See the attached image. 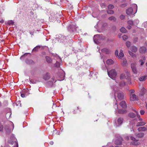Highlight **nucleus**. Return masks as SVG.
<instances>
[{
  "label": "nucleus",
  "instance_id": "nucleus-25",
  "mask_svg": "<svg viewBox=\"0 0 147 147\" xmlns=\"http://www.w3.org/2000/svg\"><path fill=\"white\" fill-rule=\"evenodd\" d=\"M119 57L118 58H122L123 57L124 54L123 53V51L122 50H120V52L119 53Z\"/></svg>",
  "mask_w": 147,
  "mask_h": 147
},
{
  "label": "nucleus",
  "instance_id": "nucleus-39",
  "mask_svg": "<svg viewBox=\"0 0 147 147\" xmlns=\"http://www.w3.org/2000/svg\"><path fill=\"white\" fill-rule=\"evenodd\" d=\"M122 38L124 40H125L128 38V37L127 36L124 35L122 36Z\"/></svg>",
  "mask_w": 147,
  "mask_h": 147
},
{
  "label": "nucleus",
  "instance_id": "nucleus-26",
  "mask_svg": "<svg viewBox=\"0 0 147 147\" xmlns=\"http://www.w3.org/2000/svg\"><path fill=\"white\" fill-rule=\"evenodd\" d=\"M108 19L110 20L113 21L114 22H115L116 21V19L113 16H112L109 17Z\"/></svg>",
  "mask_w": 147,
  "mask_h": 147
},
{
  "label": "nucleus",
  "instance_id": "nucleus-47",
  "mask_svg": "<svg viewBox=\"0 0 147 147\" xmlns=\"http://www.w3.org/2000/svg\"><path fill=\"white\" fill-rule=\"evenodd\" d=\"M135 111L136 113L137 116L138 118L139 119L140 118V115L138 114V113L136 111Z\"/></svg>",
  "mask_w": 147,
  "mask_h": 147
},
{
  "label": "nucleus",
  "instance_id": "nucleus-30",
  "mask_svg": "<svg viewBox=\"0 0 147 147\" xmlns=\"http://www.w3.org/2000/svg\"><path fill=\"white\" fill-rule=\"evenodd\" d=\"M129 54L130 55H131L132 57H136V55L135 54L129 51Z\"/></svg>",
  "mask_w": 147,
  "mask_h": 147
},
{
  "label": "nucleus",
  "instance_id": "nucleus-48",
  "mask_svg": "<svg viewBox=\"0 0 147 147\" xmlns=\"http://www.w3.org/2000/svg\"><path fill=\"white\" fill-rule=\"evenodd\" d=\"M131 28V27L130 25L128 26L127 27V28L129 30Z\"/></svg>",
  "mask_w": 147,
  "mask_h": 147
},
{
  "label": "nucleus",
  "instance_id": "nucleus-11",
  "mask_svg": "<svg viewBox=\"0 0 147 147\" xmlns=\"http://www.w3.org/2000/svg\"><path fill=\"white\" fill-rule=\"evenodd\" d=\"M43 78V79L45 80H47L49 79L50 78L49 74V73H47L44 74Z\"/></svg>",
  "mask_w": 147,
  "mask_h": 147
},
{
  "label": "nucleus",
  "instance_id": "nucleus-42",
  "mask_svg": "<svg viewBox=\"0 0 147 147\" xmlns=\"http://www.w3.org/2000/svg\"><path fill=\"white\" fill-rule=\"evenodd\" d=\"M106 5V4L105 3H102L100 4L102 8H104Z\"/></svg>",
  "mask_w": 147,
  "mask_h": 147
},
{
  "label": "nucleus",
  "instance_id": "nucleus-12",
  "mask_svg": "<svg viewBox=\"0 0 147 147\" xmlns=\"http://www.w3.org/2000/svg\"><path fill=\"white\" fill-rule=\"evenodd\" d=\"M145 61V57H142L139 60V62L141 65H142L144 64Z\"/></svg>",
  "mask_w": 147,
  "mask_h": 147
},
{
  "label": "nucleus",
  "instance_id": "nucleus-15",
  "mask_svg": "<svg viewBox=\"0 0 147 147\" xmlns=\"http://www.w3.org/2000/svg\"><path fill=\"white\" fill-rule=\"evenodd\" d=\"M123 118L119 117L117 120L118 124V125H121L123 122Z\"/></svg>",
  "mask_w": 147,
  "mask_h": 147
},
{
  "label": "nucleus",
  "instance_id": "nucleus-53",
  "mask_svg": "<svg viewBox=\"0 0 147 147\" xmlns=\"http://www.w3.org/2000/svg\"><path fill=\"white\" fill-rule=\"evenodd\" d=\"M21 96L22 98H24V97H25V94H21Z\"/></svg>",
  "mask_w": 147,
  "mask_h": 147
},
{
  "label": "nucleus",
  "instance_id": "nucleus-8",
  "mask_svg": "<svg viewBox=\"0 0 147 147\" xmlns=\"http://www.w3.org/2000/svg\"><path fill=\"white\" fill-rule=\"evenodd\" d=\"M122 140V138L121 137H119L118 139L116 140L115 143L116 144L119 145L121 144Z\"/></svg>",
  "mask_w": 147,
  "mask_h": 147
},
{
  "label": "nucleus",
  "instance_id": "nucleus-9",
  "mask_svg": "<svg viewBox=\"0 0 147 147\" xmlns=\"http://www.w3.org/2000/svg\"><path fill=\"white\" fill-rule=\"evenodd\" d=\"M13 140L14 141H12L10 143L12 145H13L12 147H18V144L16 141V139L14 138Z\"/></svg>",
  "mask_w": 147,
  "mask_h": 147
},
{
  "label": "nucleus",
  "instance_id": "nucleus-33",
  "mask_svg": "<svg viewBox=\"0 0 147 147\" xmlns=\"http://www.w3.org/2000/svg\"><path fill=\"white\" fill-rule=\"evenodd\" d=\"M14 22L12 20L9 21L7 22V24L9 25H13Z\"/></svg>",
  "mask_w": 147,
  "mask_h": 147
},
{
  "label": "nucleus",
  "instance_id": "nucleus-32",
  "mask_svg": "<svg viewBox=\"0 0 147 147\" xmlns=\"http://www.w3.org/2000/svg\"><path fill=\"white\" fill-rule=\"evenodd\" d=\"M127 47H129L130 46L131 42H130L127 41L125 43Z\"/></svg>",
  "mask_w": 147,
  "mask_h": 147
},
{
  "label": "nucleus",
  "instance_id": "nucleus-60",
  "mask_svg": "<svg viewBox=\"0 0 147 147\" xmlns=\"http://www.w3.org/2000/svg\"><path fill=\"white\" fill-rule=\"evenodd\" d=\"M146 109H147V104H146Z\"/></svg>",
  "mask_w": 147,
  "mask_h": 147
},
{
  "label": "nucleus",
  "instance_id": "nucleus-40",
  "mask_svg": "<svg viewBox=\"0 0 147 147\" xmlns=\"http://www.w3.org/2000/svg\"><path fill=\"white\" fill-rule=\"evenodd\" d=\"M3 125L0 124V132L3 131Z\"/></svg>",
  "mask_w": 147,
  "mask_h": 147
},
{
  "label": "nucleus",
  "instance_id": "nucleus-2",
  "mask_svg": "<svg viewBox=\"0 0 147 147\" xmlns=\"http://www.w3.org/2000/svg\"><path fill=\"white\" fill-rule=\"evenodd\" d=\"M107 73L109 76L113 79H114L117 76V73L114 69H112L109 71L108 70Z\"/></svg>",
  "mask_w": 147,
  "mask_h": 147
},
{
  "label": "nucleus",
  "instance_id": "nucleus-50",
  "mask_svg": "<svg viewBox=\"0 0 147 147\" xmlns=\"http://www.w3.org/2000/svg\"><path fill=\"white\" fill-rule=\"evenodd\" d=\"M28 54V53H25V54L24 55H22V56L20 57V59H22V58L23 57H24L25 55H27Z\"/></svg>",
  "mask_w": 147,
  "mask_h": 147
},
{
  "label": "nucleus",
  "instance_id": "nucleus-7",
  "mask_svg": "<svg viewBox=\"0 0 147 147\" xmlns=\"http://www.w3.org/2000/svg\"><path fill=\"white\" fill-rule=\"evenodd\" d=\"M130 138L131 140L133 141L131 142V143L132 145H137L138 144V140H136L134 138L131 136L130 137Z\"/></svg>",
  "mask_w": 147,
  "mask_h": 147
},
{
  "label": "nucleus",
  "instance_id": "nucleus-55",
  "mask_svg": "<svg viewBox=\"0 0 147 147\" xmlns=\"http://www.w3.org/2000/svg\"><path fill=\"white\" fill-rule=\"evenodd\" d=\"M135 21L137 24H138L139 23V20H136Z\"/></svg>",
  "mask_w": 147,
  "mask_h": 147
},
{
  "label": "nucleus",
  "instance_id": "nucleus-51",
  "mask_svg": "<svg viewBox=\"0 0 147 147\" xmlns=\"http://www.w3.org/2000/svg\"><path fill=\"white\" fill-rule=\"evenodd\" d=\"M125 139L127 140H128L129 139V137L128 136L125 137Z\"/></svg>",
  "mask_w": 147,
  "mask_h": 147
},
{
  "label": "nucleus",
  "instance_id": "nucleus-29",
  "mask_svg": "<svg viewBox=\"0 0 147 147\" xmlns=\"http://www.w3.org/2000/svg\"><path fill=\"white\" fill-rule=\"evenodd\" d=\"M129 117L132 118H134L136 116V115L133 113H130L129 114Z\"/></svg>",
  "mask_w": 147,
  "mask_h": 147
},
{
  "label": "nucleus",
  "instance_id": "nucleus-5",
  "mask_svg": "<svg viewBox=\"0 0 147 147\" xmlns=\"http://www.w3.org/2000/svg\"><path fill=\"white\" fill-rule=\"evenodd\" d=\"M59 40L62 42L64 43L66 42L67 37L63 35H60L59 36Z\"/></svg>",
  "mask_w": 147,
  "mask_h": 147
},
{
  "label": "nucleus",
  "instance_id": "nucleus-46",
  "mask_svg": "<svg viewBox=\"0 0 147 147\" xmlns=\"http://www.w3.org/2000/svg\"><path fill=\"white\" fill-rule=\"evenodd\" d=\"M77 28V27H76V26H74V28H72L71 29V30L73 31H74L76 30V29Z\"/></svg>",
  "mask_w": 147,
  "mask_h": 147
},
{
  "label": "nucleus",
  "instance_id": "nucleus-58",
  "mask_svg": "<svg viewBox=\"0 0 147 147\" xmlns=\"http://www.w3.org/2000/svg\"><path fill=\"white\" fill-rule=\"evenodd\" d=\"M139 119V120L140 121H142L143 120V119H142L141 118H140Z\"/></svg>",
  "mask_w": 147,
  "mask_h": 147
},
{
  "label": "nucleus",
  "instance_id": "nucleus-56",
  "mask_svg": "<svg viewBox=\"0 0 147 147\" xmlns=\"http://www.w3.org/2000/svg\"><path fill=\"white\" fill-rule=\"evenodd\" d=\"M48 83L51 84V85H52L53 82L49 81L48 82Z\"/></svg>",
  "mask_w": 147,
  "mask_h": 147
},
{
  "label": "nucleus",
  "instance_id": "nucleus-31",
  "mask_svg": "<svg viewBox=\"0 0 147 147\" xmlns=\"http://www.w3.org/2000/svg\"><path fill=\"white\" fill-rule=\"evenodd\" d=\"M40 48V47L39 46H37L34 48L32 50L33 51H37L38 49Z\"/></svg>",
  "mask_w": 147,
  "mask_h": 147
},
{
  "label": "nucleus",
  "instance_id": "nucleus-20",
  "mask_svg": "<svg viewBox=\"0 0 147 147\" xmlns=\"http://www.w3.org/2000/svg\"><path fill=\"white\" fill-rule=\"evenodd\" d=\"M101 51L102 52L107 54H109L110 52L109 51L108 49L106 48L102 49Z\"/></svg>",
  "mask_w": 147,
  "mask_h": 147
},
{
  "label": "nucleus",
  "instance_id": "nucleus-4",
  "mask_svg": "<svg viewBox=\"0 0 147 147\" xmlns=\"http://www.w3.org/2000/svg\"><path fill=\"white\" fill-rule=\"evenodd\" d=\"M130 100L132 101L138 100V97L135 94H130Z\"/></svg>",
  "mask_w": 147,
  "mask_h": 147
},
{
  "label": "nucleus",
  "instance_id": "nucleus-38",
  "mask_svg": "<svg viewBox=\"0 0 147 147\" xmlns=\"http://www.w3.org/2000/svg\"><path fill=\"white\" fill-rule=\"evenodd\" d=\"M115 56H116V57H117V58L119 57V56L118 55V51L117 50H116L115 51Z\"/></svg>",
  "mask_w": 147,
  "mask_h": 147
},
{
  "label": "nucleus",
  "instance_id": "nucleus-24",
  "mask_svg": "<svg viewBox=\"0 0 147 147\" xmlns=\"http://www.w3.org/2000/svg\"><path fill=\"white\" fill-rule=\"evenodd\" d=\"M131 50L133 52L135 53L137 51V49L135 46H132L131 48Z\"/></svg>",
  "mask_w": 147,
  "mask_h": 147
},
{
  "label": "nucleus",
  "instance_id": "nucleus-23",
  "mask_svg": "<svg viewBox=\"0 0 147 147\" xmlns=\"http://www.w3.org/2000/svg\"><path fill=\"white\" fill-rule=\"evenodd\" d=\"M118 113L120 114H124L126 113L127 112V111L125 110H120L118 111Z\"/></svg>",
  "mask_w": 147,
  "mask_h": 147
},
{
  "label": "nucleus",
  "instance_id": "nucleus-61",
  "mask_svg": "<svg viewBox=\"0 0 147 147\" xmlns=\"http://www.w3.org/2000/svg\"><path fill=\"white\" fill-rule=\"evenodd\" d=\"M135 41H137V38H136L135 39Z\"/></svg>",
  "mask_w": 147,
  "mask_h": 147
},
{
  "label": "nucleus",
  "instance_id": "nucleus-14",
  "mask_svg": "<svg viewBox=\"0 0 147 147\" xmlns=\"http://www.w3.org/2000/svg\"><path fill=\"white\" fill-rule=\"evenodd\" d=\"M120 105L123 108H125L127 107L126 104L124 101H123L121 102L120 104Z\"/></svg>",
  "mask_w": 147,
  "mask_h": 147
},
{
  "label": "nucleus",
  "instance_id": "nucleus-1",
  "mask_svg": "<svg viewBox=\"0 0 147 147\" xmlns=\"http://www.w3.org/2000/svg\"><path fill=\"white\" fill-rule=\"evenodd\" d=\"M133 6L134 7V9L135 10V11L134 12H133V9L131 7L129 8L126 11V13L127 15H130L133 13L134 14L136 13L137 9V5L136 4H134L133 5Z\"/></svg>",
  "mask_w": 147,
  "mask_h": 147
},
{
  "label": "nucleus",
  "instance_id": "nucleus-27",
  "mask_svg": "<svg viewBox=\"0 0 147 147\" xmlns=\"http://www.w3.org/2000/svg\"><path fill=\"white\" fill-rule=\"evenodd\" d=\"M121 80H124L125 78V76L124 74H121L120 77Z\"/></svg>",
  "mask_w": 147,
  "mask_h": 147
},
{
  "label": "nucleus",
  "instance_id": "nucleus-54",
  "mask_svg": "<svg viewBox=\"0 0 147 147\" xmlns=\"http://www.w3.org/2000/svg\"><path fill=\"white\" fill-rule=\"evenodd\" d=\"M4 22V21L3 19H0V22L2 23Z\"/></svg>",
  "mask_w": 147,
  "mask_h": 147
},
{
  "label": "nucleus",
  "instance_id": "nucleus-34",
  "mask_svg": "<svg viewBox=\"0 0 147 147\" xmlns=\"http://www.w3.org/2000/svg\"><path fill=\"white\" fill-rule=\"evenodd\" d=\"M107 13L109 14H112L114 13V12L112 10H109L107 11Z\"/></svg>",
  "mask_w": 147,
  "mask_h": 147
},
{
  "label": "nucleus",
  "instance_id": "nucleus-6",
  "mask_svg": "<svg viewBox=\"0 0 147 147\" xmlns=\"http://www.w3.org/2000/svg\"><path fill=\"white\" fill-rule=\"evenodd\" d=\"M100 35L97 34L95 35L94 37V40L95 43L98 44L99 43V40L100 39Z\"/></svg>",
  "mask_w": 147,
  "mask_h": 147
},
{
  "label": "nucleus",
  "instance_id": "nucleus-49",
  "mask_svg": "<svg viewBox=\"0 0 147 147\" xmlns=\"http://www.w3.org/2000/svg\"><path fill=\"white\" fill-rule=\"evenodd\" d=\"M130 92L131 94H132V93H134V92L135 91L134 90L132 89V90H130Z\"/></svg>",
  "mask_w": 147,
  "mask_h": 147
},
{
  "label": "nucleus",
  "instance_id": "nucleus-36",
  "mask_svg": "<svg viewBox=\"0 0 147 147\" xmlns=\"http://www.w3.org/2000/svg\"><path fill=\"white\" fill-rule=\"evenodd\" d=\"M127 23L129 24L132 25L133 24V21H132V20H129L127 22Z\"/></svg>",
  "mask_w": 147,
  "mask_h": 147
},
{
  "label": "nucleus",
  "instance_id": "nucleus-13",
  "mask_svg": "<svg viewBox=\"0 0 147 147\" xmlns=\"http://www.w3.org/2000/svg\"><path fill=\"white\" fill-rule=\"evenodd\" d=\"M121 62L122 65L123 66H127V64L126 59L125 58H123L121 59Z\"/></svg>",
  "mask_w": 147,
  "mask_h": 147
},
{
  "label": "nucleus",
  "instance_id": "nucleus-16",
  "mask_svg": "<svg viewBox=\"0 0 147 147\" xmlns=\"http://www.w3.org/2000/svg\"><path fill=\"white\" fill-rule=\"evenodd\" d=\"M114 63V61L111 59H108L106 61L107 64L109 65L113 64Z\"/></svg>",
  "mask_w": 147,
  "mask_h": 147
},
{
  "label": "nucleus",
  "instance_id": "nucleus-28",
  "mask_svg": "<svg viewBox=\"0 0 147 147\" xmlns=\"http://www.w3.org/2000/svg\"><path fill=\"white\" fill-rule=\"evenodd\" d=\"M120 31L123 33H125L127 32V30L124 27H122L120 29Z\"/></svg>",
  "mask_w": 147,
  "mask_h": 147
},
{
  "label": "nucleus",
  "instance_id": "nucleus-37",
  "mask_svg": "<svg viewBox=\"0 0 147 147\" xmlns=\"http://www.w3.org/2000/svg\"><path fill=\"white\" fill-rule=\"evenodd\" d=\"M144 136V134L143 133L138 134L137 135V136L140 138H141L143 137Z\"/></svg>",
  "mask_w": 147,
  "mask_h": 147
},
{
  "label": "nucleus",
  "instance_id": "nucleus-3",
  "mask_svg": "<svg viewBox=\"0 0 147 147\" xmlns=\"http://www.w3.org/2000/svg\"><path fill=\"white\" fill-rule=\"evenodd\" d=\"M114 90L115 91V95L116 96V94H117V97L119 100H120L124 99V95L123 93L119 92L115 89Z\"/></svg>",
  "mask_w": 147,
  "mask_h": 147
},
{
  "label": "nucleus",
  "instance_id": "nucleus-45",
  "mask_svg": "<svg viewBox=\"0 0 147 147\" xmlns=\"http://www.w3.org/2000/svg\"><path fill=\"white\" fill-rule=\"evenodd\" d=\"M145 113V111L144 110H141L140 111V113L141 115H143Z\"/></svg>",
  "mask_w": 147,
  "mask_h": 147
},
{
  "label": "nucleus",
  "instance_id": "nucleus-18",
  "mask_svg": "<svg viewBox=\"0 0 147 147\" xmlns=\"http://www.w3.org/2000/svg\"><path fill=\"white\" fill-rule=\"evenodd\" d=\"M147 129L145 127H141L138 129V130L140 131H145L147 130Z\"/></svg>",
  "mask_w": 147,
  "mask_h": 147
},
{
  "label": "nucleus",
  "instance_id": "nucleus-62",
  "mask_svg": "<svg viewBox=\"0 0 147 147\" xmlns=\"http://www.w3.org/2000/svg\"><path fill=\"white\" fill-rule=\"evenodd\" d=\"M1 106V103H0V106Z\"/></svg>",
  "mask_w": 147,
  "mask_h": 147
},
{
  "label": "nucleus",
  "instance_id": "nucleus-21",
  "mask_svg": "<svg viewBox=\"0 0 147 147\" xmlns=\"http://www.w3.org/2000/svg\"><path fill=\"white\" fill-rule=\"evenodd\" d=\"M146 77L147 76L146 75L143 76L140 78L139 79L140 81H144L146 80Z\"/></svg>",
  "mask_w": 147,
  "mask_h": 147
},
{
  "label": "nucleus",
  "instance_id": "nucleus-35",
  "mask_svg": "<svg viewBox=\"0 0 147 147\" xmlns=\"http://www.w3.org/2000/svg\"><path fill=\"white\" fill-rule=\"evenodd\" d=\"M60 63H59L57 61L56 62V63L55 64V66L57 67H60Z\"/></svg>",
  "mask_w": 147,
  "mask_h": 147
},
{
  "label": "nucleus",
  "instance_id": "nucleus-22",
  "mask_svg": "<svg viewBox=\"0 0 147 147\" xmlns=\"http://www.w3.org/2000/svg\"><path fill=\"white\" fill-rule=\"evenodd\" d=\"M46 61L47 63H51L52 61V59L49 57L46 56L45 57Z\"/></svg>",
  "mask_w": 147,
  "mask_h": 147
},
{
  "label": "nucleus",
  "instance_id": "nucleus-64",
  "mask_svg": "<svg viewBox=\"0 0 147 147\" xmlns=\"http://www.w3.org/2000/svg\"><path fill=\"white\" fill-rule=\"evenodd\" d=\"M111 147H114V146H111Z\"/></svg>",
  "mask_w": 147,
  "mask_h": 147
},
{
  "label": "nucleus",
  "instance_id": "nucleus-10",
  "mask_svg": "<svg viewBox=\"0 0 147 147\" xmlns=\"http://www.w3.org/2000/svg\"><path fill=\"white\" fill-rule=\"evenodd\" d=\"M131 68L134 74H137V70L136 68L135 67L134 64L132 63L131 65Z\"/></svg>",
  "mask_w": 147,
  "mask_h": 147
},
{
  "label": "nucleus",
  "instance_id": "nucleus-41",
  "mask_svg": "<svg viewBox=\"0 0 147 147\" xmlns=\"http://www.w3.org/2000/svg\"><path fill=\"white\" fill-rule=\"evenodd\" d=\"M114 7V6L112 5H110L108 6V8L109 9H113Z\"/></svg>",
  "mask_w": 147,
  "mask_h": 147
},
{
  "label": "nucleus",
  "instance_id": "nucleus-57",
  "mask_svg": "<svg viewBox=\"0 0 147 147\" xmlns=\"http://www.w3.org/2000/svg\"><path fill=\"white\" fill-rule=\"evenodd\" d=\"M50 144L51 145H53V142H50Z\"/></svg>",
  "mask_w": 147,
  "mask_h": 147
},
{
  "label": "nucleus",
  "instance_id": "nucleus-43",
  "mask_svg": "<svg viewBox=\"0 0 147 147\" xmlns=\"http://www.w3.org/2000/svg\"><path fill=\"white\" fill-rule=\"evenodd\" d=\"M125 84V82L123 81H122L121 83H120L119 85L120 86H123Z\"/></svg>",
  "mask_w": 147,
  "mask_h": 147
},
{
  "label": "nucleus",
  "instance_id": "nucleus-19",
  "mask_svg": "<svg viewBox=\"0 0 147 147\" xmlns=\"http://www.w3.org/2000/svg\"><path fill=\"white\" fill-rule=\"evenodd\" d=\"M146 51V48L144 47H142L140 49V52L141 53H144Z\"/></svg>",
  "mask_w": 147,
  "mask_h": 147
},
{
  "label": "nucleus",
  "instance_id": "nucleus-52",
  "mask_svg": "<svg viewBox=\"0 0 147 147\" xmlns=\"http://www.w3.org/2000/svg\"><path fill=\"white\" fill-rule=\"evenodd\" d=\"M52 80H53V82H55L56 81V80H55V78L54 77H53L52 78Z\"/></svg>",
  "mask_w": 147,
  "mask_h": 147
},
{
  "label": "nucleus",
  "instance_id": "nucleus-63",
  "mask_svg": "<svg viewBox=\"0 0 147 147\" xmlns=\"http://www.w3.org/2000/svg\"><path fill=\"white\" fill-rule=\"evenodd\" d=\"M146 66H147V63H146Z\"/></svg>",
  "mask_w": 147,
  "mask_h": 147
},
{
  "label": "nucleus",
  "instance_id": "nucleus-59",
  "mask_svg": "<svg viewBox=\"0 0 147 147\" xmlns=\"http://www.w3.org/2000/svg\"><path fill=\"white\" fill-rule=\"evenodd\" d=\"M123 5L124 6H126V4L122 5H121V6L123 7Z\"/></svg>",
  "mask_w": 147,
  "mask_h": 147
},
{
  "label": "nucleus",
  "instance_id": "nucleus-44",
  "mask_svg": "<svg viewBox=\"0 0 147 147\" xmlns=\"http://www.w3.org/2000/svg\"><path fill=\"white\" fill-rule=\"evenodd\" d=\"M125 16L123 15H122L120 16V18L121 20H123L125 18Z\"/></svg>",
  "mask_w": 147,
  "mask_h": 147
},
{
  "label": "nucleus",
  "instance_id": "nucleus-17",
  "mask_svg": "<svg viewBox=\"0 0 147 147\" xmlns=\"http://www.w3.org/2000/svg\"><path fill=\"white\" fill-rule=\"evenodd\" d=\"M146 123L144 121H140L138 122L137 124V126H142L145 125L146 124Z\"/></svg>",
  "mask_w": 147,
  "mask_h": 147
}]
</instances>
